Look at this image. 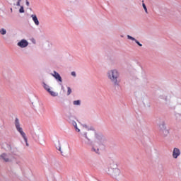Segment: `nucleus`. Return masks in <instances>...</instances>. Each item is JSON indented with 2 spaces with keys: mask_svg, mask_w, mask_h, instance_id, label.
Listing matches in <instances>:
<instances>
[{
  "mask_svg": "<svg viewBox=\"0 0 181 181\" xmlns=\"http://www.w3.org/2000/svg\"><path fill=\"white\" fill-rule=\"evenodd\" d=\"M107 77L112 83L114 84H118V77H119V73L116 69H112L107 72Z\"/></svg>",
  "mask_w": 181,
  "mask_h": 181,
  "instance_id": "f257e3e1",
  "label": "nucleus"
},
{
  "mask_svg": "<svg viewBox=\"0 0 181 181\" xmlns=\"http://www.w3.org/2000/svg\"><path fill=\"white\" fill-rule=\"evenodd\" d=\"M15 125L17 131L21 134V136L23 138L26 146H29V143H28V138H26V134L23 132V129L21 127V123L19 122V119L16 118L15 119Z\"/></svg>",
  "mask_w": 181,
  "mask_h": 181,
  "instance_id": "f03ea898",
  "label": "nucleus"
},
{
  "mask_svg": "<svg viewBox=\"0 0 181 181\" xmlns=\"http://www.w3.org/2000/svg\"><path fill=\"white\" fill-rule=\"evenodd\" d=\"M108 175L114 177V179H118L119 175H121V170L119 168H110L107 172Z\"/></svg>",
  "mask_w": 181,
  "mask_h": 181,
  "instance_id": "7ed1b4c3",
  "label": "nucleus"
},
{
  "mask_svg": "<svg viewBox=\"0 0 181 181\" xmlns=\"http://www.w3.org/2000/svg\"><path fill=\"white\" fill-rule=\"evenodd\" d=\"M159 132L162 136H168L169 135V129H166V126L163 123L159 126Z\"/></svg>",
  "mask_w": 181,
  "mask_h": 181,
  "instance_id": "20e7f679",
  "label": "nucleus"
},
{
  "mask_svg": "<svg viewBox=\"0 0 181 181\" xmlns=\"http://www.w3.org/2000/svg\"><path fill=\"white\" fill-rule=\"evenodd\" d=\"M180 156V150L177 148H174L173 151V158L177 159V157Z\"/></svg>",
  "mask_w": 181,
  "mask_h": 181,
  "instance_id": "39448f33",
  "label": "nucleus"
},
{
  "mask_svg": "<svg viewBox=\"0 0 181 181\" xmlns=\"http://www.w3.org/2000/svg\"><path fill=\"white\" fill-rule=\"evenodd\" d=\"M28 45H29V43L28 42V41H26V40H22L21 41H20L19 42H18V46H19V47H26L28 46Z\"/></svg>",
  "mask_w": 181,
  "mask_h": 181,
  "instance_id": "423d86ee",
  "label": "nucleus"
},
{
  "mask_svg": "<svg viewBox=\"0 0 181 181\" xmlns=\"http://www.w3.org/2000/svg\"><path fill=\"white\" fill-rule=\"evenodd\" d=\"M53 77H54V78H56V80H57V81H60V83H62V76H60V74H59V73L54 71V74H52Z\"/></svg>",
  "mask_w": 181,
  "mask_h": 181,
  "instance_id": "0eeeda50",
  "label": "nucleus"
},
{
  "mask_svg": "<svg viewBox=\"0 0 181 181\" xmlns=\"http://www.w3.org/2000/svg\"><path fill=\"white\" fill-rule=\"evenodd\" d=\"M0 158L4 160V162H11V159H9V157L6 153H2L0 156Z\"/></svg>",
  "mask_w": 181,
  "mask_h": 181,
  "instance_id": "6e6552de",
  "label": "nucleus"
},
{
  "mask_svg": "<svg viewBox=\"0 0 181 181\" xmlns=\"http://www.w3.org/2000/svg\"><path fill=\"white\" fill-rule=\"evenodd\" d=\"M31 18H33V22L35 23L37 26H39V20L37 19V16L36 15H31Z\"/></svg>",
  "mask_w": 181,
  "mask_h": 181,
  "instance_id": "1a4fd4ad",
  "label": "nucleus"
},
{
  "mask_svg": "<svg viewBox=\"0 0 181 181\" xmlns=\"http://www.w3.org/2000/svg\"><path fill=\"white\" fill-rule=\"evenodd\" d=\"M48 93H49V94L52 96V97H57L58 94L56 92L52 91V90L50 89L49 91H48Z\"/></svg>",
  "mask_w": 181,
  "mask_h": 181,
  "instance_id": "9d476101",
  "label": "nucleus"
},
{
  "mask_svg": "<svg viewBox=\"0 0 181 181\" xmlns=\"http://www.w3.org/2000/svg\"><path fill=\"white\" fill-rule=\"evenodd\" d=\"M73 125H74V127H75L76 132H80V129H78V128H77V123H76V122H74L73 123Z\"/></svg>",
  "mask_w": 181,
  "mask_h": 181,
  "instance_id": "9b49d317",
  "label": "nucleus"
},
{
  "mask_svg": "<svg viewBox=\"0 0 181 181\" xmlns=\"http://www.w3.org/2000/svg\"><path fill=\"white\" fill-rule=\"evenodd\" d=\"M0 33L1 35H6V30L2 28L1 30H0Z\"/></svg>",
  "mask_w": 181,
  "mask_h": 181,
  "instance_id": "f8f14e48",
  "label": "nucleus"
},
{
  "mask_svg": "<svg viewBox=\"0 0 181 181\" xmlns=\"http://www.w3.org/2000/svg\"><path fill=\"white\" fill-rule=\"evenodd\" d=\"M44 88H45L47 90V91H50V87L49 86V85H46V84H44Z\"/></svg>",
  "mask_w": 181,
  "mask_h": 181,
  "instance_id": "ddd939ff",
  "label": "nucleus"
},
{
  "mask_svg": "<svg viewBox=\"0 0 181 181\" xmlns=\"http://www.w3.org/2000/svg\"><path fill=\"white\" fill-rule=\"evenodd\" d=\"M81 102L80 100H74V105H80Z\"/></svg>",
  "mask_w": 181,
  "mask_h": 181,
  "instance_id": "4468645a",
  "label": "nucleus"
},
{
  "mask_svg": "<svg viewBox=\"0 0 181 181\" xmlns=\"http://www.w3.org/2000/svg\"><path fill=\"white\" fill-rule=\"evenodd\" d=\"M92 151L93 152H95V153H99L100 152V149H98V148L95 149V148L93 147Z\"/></svg>",
  "mask_w": 181,
  "mask_h": 181,
  "instance_id": "2eb2a0df",
  "label": "nucleus"
},
{
  "mask_svg": "<svg viewBox=\"0 0 181 181\" xmlns=\"http://www.w3.org/2000/svg\"><path fill=\"white\" fill-rule=\"evenodd\" d=\"M67 90V95H70L71 94V88L70 87H68Z\"/></svg>",
  "mask_w": 181,
  "mask_h": 181,
  "instance_id": "dca6fc26",
  "label": "nucleus"
},
{
  "mask_svg": "<svg viewBox=\"0 0 181 181\" xmlns=\"http://www.w3.org/2000/svg\"><path fill=\"white\" fill-rule=\"evenodd\" d=\"M142 5L146 13H148V8H146V5H145L144 3L142 4Z\"/></svg>",
  "mask_w": 181,
  "mask_h": 181,
  "instance_id": "f3484780",
  "label": "nucleus"
},
{
  "mask_svg": "<svg viewBox=\"0 0 181 181\" xmlns=\"http://www.w3.org/2000/svg\"><path fill=\"white\" fill-rule=\"evenodd\" d=\"M57 149L61 152V153H63V151H62V146H60V144H59L58 146L57 147Z\"/></svg>",
  "mask_w": 181,
  "mask_h": 181,
  "instance_id": "a211bd4d",
  "label": "nucleus"
},
{
  "mask_svg": "<svg viewBox=\"0 0 181 181\" xmlns=\"http://www.w3.org/2000/svg\"><path fill=\"white\" fill-rule=\"evenodd\" d=\"M20 13H23L25 12V10L23 9V6H21L19 9Z\"/></svg>",
  "mask_w": 181,
  "mask_h": 181,
  "instance_id": "6ab92c4d",
  "label": "nucleus"
},
{
  "mask_svg": "<svg viewBox=\"0 0 181 181\" xmlns=\"http://www.w3.org/2000/svg\"><path fill=\"white\" fill-rule=\"evenodd\" d=\"M128 39H130L131 40H134L136 41V40H135V38H134L133 37H131V35H127Z\"/></svg>",
  "mask_w": 181,
  "mask_h": 181,
  "instance_id": "aec40b11",
  "label": "nucleus"
},
{
  "mask_svg": "<svg viewBox=\"0 0 181 181\" xmlns=\"http://www.w3.org/2000/svg\"><path fill=\"white\" fill-rule=\"evenodd\" d=\"M135 42H136V43L139 46L142 47V44H140V43H139V41H138V40H136Z\"/></svg>",
  "mask_w": 181,
  "mask_h": 181,
  "instance_id": "412c9836",
  "label": "nucleus"
},
{
  "mask_svg": "<svg viewBox=\"0 0 181 181\" xmlns=\"http://www.w3.org/2000/svg\"><path fill=\"white\" fill-rule=\"evenodd\" d=\"M7 146H8V151H11L12 150V146H11V145L7 144Z\"/></svg>",
  "mask_w": 181,
  "mask_h": 181,
  "instance_id": "4be33fe9",
  "label": "nucleus"
},
{
  "mask_svg": "<svg viewBox=\"0 0 181 181\" xmlns=\"http://www.w3.org/2000/svg\"><path fill=\"white\" fill-rule=\"evenodd\" d=\"M71 76H73L74 77H76V72L75 71H72L71 72Z\"/></svg>",
  "mask_w": 181,
  "mask_h": 181,
  "instance_id": "5701e85b",
  "label": "nucleus"
},
{
  "mask_svg": "<svg viewBox=\"0 0 181 181\" xmlns=\"http://www.w3.org/2000/svg\"><path fill=\"white\" fill-rule=\"evenodd\" d=\"M25 4H26L27 6H29L30 3H29V1L28 0H26Z\"/></svg>",
  "mask_w": 181,
  "mask_h": 181,
  "instance_id": "b1692460",
  "label": "nucleus"
},
{
  "mask_svg": "<svg viewBox=\"0 0 181 181\" xmlns=\"http://www.w3.org/2000/svg\"><path fill=\"white\" fill-rule=\"evenodd\" d=\"M17 6H21V1H18V2H17Z\"/></svg>",
  "mask_w": 181,
  "mask_h": 181,
  "instance_id": "393cba45",
  "label": "nucleus"
},
{
  "mask_svg": "<svg viewBox=\"0 0 181 181\" xmlns=\"http://www.w3.org/2000/svg\"><path fill=\"white\" fill-rule=\"evenodd\" d=\"M19 2H21V1H22V0H18Z\"/></svg>",
  "mask_w": 181,
  "mask_h": 181,
  "instance_id": "a878e982",
  "label": "nucleus"
}]
</instances>
